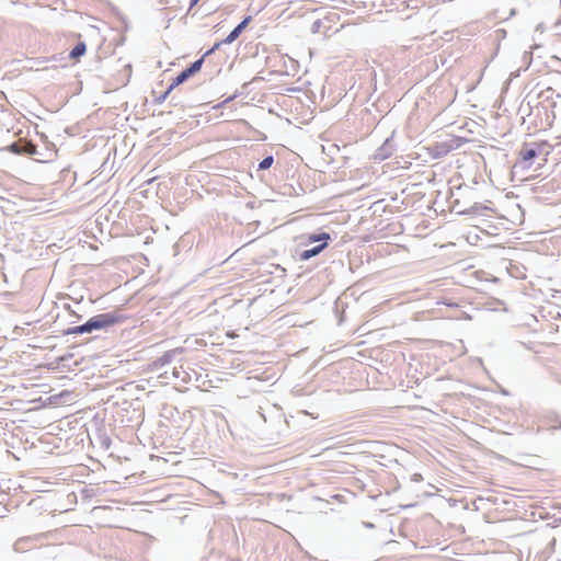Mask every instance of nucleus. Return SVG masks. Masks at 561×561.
Here are the masks:
<instances>
[{"instance_id":"3","label":"nucleus","mask_w":561,"mask_h":561,"mask_svg":"<svg viewBox=\"0 0 561 561\" xmlns=\"http://www.w3.org/2000/svg\"><path fill=\"white\" fill-rule=\"evenodd\" d=\"M221 46V43H216L210 49H208L199 59L195 60L190 65V67L182 70L172 81L171 89H175L180 84L184 83L188 78L194 76L202 69L204 64V59L211 55L216 49Z\"/></svg>"},{"instance_id":"18","label":"nucleus","mask_w":561,"mask_h":561,"mask_svg":"<svg viewBox=\"0 0 561 561\" xmlns=\"http://www.w3.org/2000/svg\"><path fill=\"white\" fill-rule=\"evenodd\" d=\"M46 61H47L46 59H37V60L34 61V64H36L37 69H46V67H41Z\"/></svg>"},{"instance_id":"8","label":"nucleus","mask_w":561,"mask_h":561,"mask_svg":"<svg viewBox=\"0 0 561 561\" xmlns=\"http://www.w3.org/2000/svg\"><path fill=\"white\" fill-rule=\"evenodd\" d=\"M91 324L89 323V320L84 322L83 324L70 327L62 331V335H80V334H88L92 333Z\"/></svg>"},{"instance_id":"19","label":"nucleus","mask_w":561,"mask_h":561,"mask_svg":"<svg viewBox=\"0 0 561 561\" xmlns=\"http://www.w3.org/2000/svg\"><path fill=\"white\" fill-rule=\"evenodd\" d=\"M199 0H191V7L195 5Z\"/></svg>"},{"instance_id":"1","label":"nucleus","mask_w":561,"mask_h":561,"mask_svg":"<svg viewBox=\"0 0 561 561\" xmlns=\"http://www.w3.org/2000/svg\"><path fill=\"white\" fill-rule=\"evenodd\" d=\"M549 148L550 146L547 141L525 142L518 152V159L515 161L514 168L520 170L529 169L536 158L549 154Z\"/></svg>"},{"instance_id":"7","label":"nucleus","mask_w":561,"mask_h":561,"mask_svg":"<svg viewBox=\"0 0 561 561\" xmlns=\"http://www.w3.org/2000/svg\"><path fill=\"white\" fill-rule=\"evenodd\" d=\"M252 18L245 16L229 34L228 36L222 39L220 43L222 44H231L233 43L240 34L243 32V30L248 26V24L251 22Z\"/></svg>"},{"instance_id":"17","label":"nucleus","mask_w":561,"mask_h":561,"mask_svg":"<svg viewBox=\"0 0 561 561\" xmlns=\"http://www.w3.org/2000/svg\"><path fill=\"white\" fill-rule=\"evenodd\" d=\"M173 89H171V84L169 85V88L160 95L156 99V103H162L167 98L168 95L171 93Z\"/></svg>"},{"instance_id":"15","label":"nucleus","mask_w":561,"mask_h":561,"mask_svg":"<svg viewBox=\"0 0 561 561\" xmlns=\"http://www.w3.org/2000/svg\"><path fill=\"white\" fill-rule=\"evenodd\" d=\"M547 114H549V106L540 104L536 107V115L540 117V124L546 123Z\"/></svg>"},{"instance_id":"9","label":"nucleus","mask_w":561,"mask_h":561,"mask_svg":"<svg viewBox=\"0 0 561 561\" xmlns=\"http://www.w3.org/2000/svg\"><path fill=\"white\" fill-rule=\"evenodd\" d=\"M327 247H328V243H320L316 247H312L311 249L304 250L300 253L299 257L301 261H307V260L320 254Z\"/></svg>"},{"instance_id":"14","label":"nucleus","mask_w":561,"mask_h":561,"mask_svg":"<svg viewBox=\"0 0 561 561\" xmlns=\"http://www.w3.org/2000/svg\"><path fill=\"white\" fill-rule=\"evenodd\" d=\"M172 376L174 379H180L183 382H186L190 379V375L185 370H183L182 367H174L172 370Z\"/></svg>"},{"instance_id":"13","label":"nucleus","mask_w":561,"mask_h":561,"mask_svg":"<svg viewBox=\"0 0 561 561\" xmlns=\"http://www.w3.org/2000/svg\"><path fill=\"white\" fill-rule=\"evenodd\" d=\"M331 239V236L327 232L321 233H312L308 237L309 242H321V243H328V241Z\"/></svg>"},{"instance_id":"4","label":"nucleus","mask_w":561,"mask_h":561,"mask_svg":"<svg viewBox=\"0 0 561 561\" xmlns=\"http://www.w3.org/2000/svg\"><path fill=\"white\" fill-rule=\"evenodd\" d=\"M9 150L16 154H28L35 156L37 154V147L32 141L20 139L15 142H12L9 147Z\"/></svg>"},{"instance_id":"20","label":"nucleus","mask_w":561,"mask_h":561,"mask_svg":"<svg viewBox=\"0 0 561 561\" xmlns=\"http://www.w3.org/2000/svg\"><path fill=\"white\" fill-rule=\"evenodd\" d=\"M57 56H58L57 54H54V57H53V58H54L55 60H57V59H58V58H57Z\"/></svg>"},{"instance_id":"2","label":"nucleus","mask_w":561,"mask_h":561,"mask_svg":"<svg viewBox=\"0 0 561 561\" xmlns=\"http://www.w3.org/2000/svg\"><path fill=\"white\" fill-rule=\"evenodd\" d=\"M127 317L123 313H121L117 310L99 313L92 318L89 319V323L91 324V330L93 331H100V330H107L111 327H114L115 324L123 323Z\"/></svg>"},{"instance_id":"21","label":"nucleus","mask_w":561,"mask_h":561,"mask_svg":"<svg viewBox=\"0 0 561 561\" xmlns=\"http://www.w3.org/2000/svg\"><path fill=\"white\" fill-rule=\"evenodd\" d=\"M73 314L78 318V319H81V316L73 312Z\"/></svg>"},{"instance_id":"16","label":"nucleus","mask_w":561,"mask_h":561,"mask_svg":"<svg viewBox=\"0 0 561 561\" xmlns=\"http://www.w3.org/2000/svg\"><path fill=\"white\" fill-rule=\"evenodd\" d=\"M274 162L273 156H266L260 163H259V170H267L272 167Z\"/></svg>"},{"instance_id":"12","label":"nucleus","mask_w":561,"mask_h":561,"mask_svg":"<svg viewBox=\"0 0 561 561\" xmlns=\"http://www.w3.org/2000/svg\"><path fill=\"white\" fill-rule=\"evenodd\" d=\"M87 51V45L84 42H79L69 53L70 59H79Z\"/></svg>"},{"instance_id":"10","label":"nucleus","mask_w":561,"mask_h":561,"mask_svg":"<svg viewBox=\"0 0 561 561\" xmlns=\"http://www.w3.org/2000/svg\"><path fill=\"white\" fill-rule=\"evenodd\" d=\"M460 146V139L459 138H455V139H450L448 141H445V142H440L436 146V148L438 149V154H446L448 153L450 150H454V149H457L458 147Z\"/></svg>"},{"instance_id":"6","label":"nucleus","mask_w":561,"mask_h":561,"mask_svg":"<svg viewBox=\"0 0 561 561\" xmlns=\"http://www.w3.org/2000/svg\"><path fill=\"white\" fill-rule=\"evenodd\" d=\"M183 352V347H175L173 350H170L165 352L162 356L158 357L153 362V365L156 368H162L163 366L170 364L179 354H182Z\"/></svg>"},{"instance_id":"23","label":"nucleus","mask_w":561,"mask_h":561,"mask_svg":"<svg viewBox=\"0 0 561 561\" xmlns=\"http://www.w3.org/2000/svg\"><path fill=\"white\" fill-rule=\"evenodd\" d=\"M558 520L561 523V516L558 518Z\"/></svg>"},{"instance_id":"22","label":"nucleus","mask_w":561,"mask_h":561,"mask_svg":"<svg viewBox=\"0 0 561 561\" xmlns=\"http://www.w3.org/2000/svg\"><path fill=\"white\" fill-rule=\"evenodd\" d=\"M365 525H366V527H373V524H368V523H367V524H365Z\"/></svg>"},{"instance_id":"11","label":"nucleus","mask_w":561,"mask_h":561,"mask_svg":"<svg viewBox=\"0 0 561 561\" xmlns=\"http://www.w3.org/2000/svg\"><path fill=\"white\" fill-rule=\"evenodd\" d=\"M548 106H549V114H547L546 123L540 124V128H542V129L551 128L554 123L556 116H557L556 111H554L557 107V103L551 102Z\"/></svg>"},{"instance_id":"5","label":"nucleus","mask_w":561,"mask_h":561,"mask_svg":"<svg viewBox=\"0 0 561 561\" xmlns=\"http://www.w3.org/2000/svg\"><path fill=\"white\" fill-rule=\"evenodd\" d=\"M397 146L393 141V134L388 137L383 144L375 151L374 159L378 161H383L390 158L396 151Z\"/></svg>"}]
</instances>
